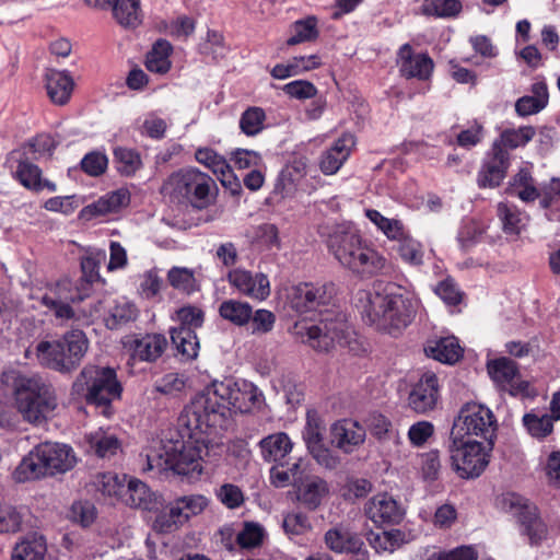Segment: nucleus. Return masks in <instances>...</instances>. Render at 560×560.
Returning <instances> with one entry per match:
<instances>
[{
	"instance_id": "1",
	"label": "nucleus",
	"mask_w": 560,
	"mask_h": 560,
	"mask_svg": "<svg viewBox=\"0 0 560 560\" xmlns=\"http://www.w3.org/2000/svg\"><path fill=\"white\" fill-rule=\"evenodd\" d=\"M265 405L262 392L246 380L214 381L200 393L196 394L186 406L184 420L205 429H225L232 410L252 412L260 410Z\"/></svg>"
},
{
	"instance_id": "2",
	"label": "nucleus",
	"mask_w": 560,
	"mask_h": 560,
	"mask_svg": "<svg viewBox=\"0 0 560 560\" xmlns=\"http://www.w3.org/2000/svg\"><path fill=\"white\" fill-rule=\"evenodd\" d=\"M186 415V407L180 412L177 425L183 438L182 441H168L159 451L147 454V467L144 470H156L164 472L172 470L177 475H192L202 471L201 460L211 455H217L220 448L215 441L219 430L217 428L205 429L183 419Z\"/></svg>"
},
{
	"instance_id": "3",
	"label": "nucleus",
	"mask_w": 560,
	"mask_h": 560,
	"mask_svg": "<svg viewBox=\"0 0 560 560\" xmlns=\"http://www.w3.org/2000/svg\"><path fill=\"white\" fill-rule=\"evenodd\" d=\"M354 305L365 323L395 335L411 324L419 301L394 282L376 281L371 289L355 293Z\"/></svg>"
},
{
	"instance_id": "4",
	"label": "nucleus",
	"mask_w": 560,
	"mask_h": 560,
	"mask_svg": "<svg viewBox=\"0 0 560 560\" xmlns=\"http://www.w3.org/2000/svg\"><path fill=\"white\" fill-rule=\"evenodd\" d=\"M318 233L338 262L361 278L389 275L393 271V265L363 240L360 231L351 223H326L319 226Z\"/></svg>"
},
{
	"instance_id": "5",
	"label": "nucleus",
	"mask_w": 560,
	"mask_h": 560,
	"mask_svg": "<svg viewBox=\"0 0 560 560\" xmlns=\"http://www.w3.org/2000/svg\"><path fill=\"white\" fill-rule=\"evenodd\" d=\"M12 383L18 410L24 420L42 424L55 413L58 398L54 386L38 374L3 373L1 384Z\"/></svg>"
},
{
	"instance_id": "6",
	"label": "nucleus",
	"mask_w": 560,
	"mask_h": 560,
	"mask_svg": "<svg viewBox=\"0 0 560 560\" xmlns=\"http://www.w3.org/2000/svg\"><path fill=\"white\" fill-rule=\"evenodd\" d=\"M77 457L71 446L61 443L45 442L35 446L15 469L18 481L34 480L45 476H55L71 470Z\"/></svg>"
},
{
	"instance_id": "7",
	"label": "nucleus",
	"mask_w": 560,
	"mask_h": 560,
	"mask_svg": "<svg viewBox=\"0 0 560 560\" xmlns=\"http://www.w3.org/2000/svg\"><path fill=\"white\" fill-rule=\"evenodd\" d=\"M214 188L215 183L208 174L196 167H186L168 175L160 192L171 201L186 202L202 210L212 202Z\"/></svg>"
},
{
	"instance_id": "8",
	"label": "nucleus",
	"mask_w": 560,
	"mask_h": 560,
	"mask_svg": "<svg viewBox=\"0 0 560 560\" xmlns=\"http://www.w3.org/2000/svg\"><path fill=\"white\" fill-rule=\"evenodd\" d=\"M88 348L85 334L80 329H72L58 339L38 342L35 354L42 366L67 374L80 365Z\"/></svg>"
},
{
	"instance_id": "9",
	"label": "nucleus",
	"mask_w": 560,
	"mask_h": 560,
	"mask_svg": "<svg viewBox=\"0 0 560 560\" xmlns=\"http://www.w3.org/2000/svg\"><path fill=\"white\" fill-rule=\"evenodd\" d=\"M121 390L116 371L108 366L88 364L72 384L73 394L84 397L90 405L104 407L106 416L109 415L110 402L120 397Z\"/></svg>"
},
{
	"instance_id": "10",
	"label": "nucleus",
	"mask_w": 560,
	"mask_h": 560,
	"mask_svg": "<svg viewBox=\"0 0 560 560\" xmlns=\"http://www.w3.org/2000/svg\"><path fill=\"white\" fill-rule=\"evenodd\" d=\"M302 336L306 337L303 341L317 351H329L335 345L347 348L355 354L362 350L354 330L341 315L335 317L327 315L318 324L306 327Z\"/></svg>"
},
{
	"instance_id": "11",
	"label": "nucleus",
	"mask_w": 560,
	"mask_h": 560,
	"mask_svg": "<svg viewBox=\"0 0 560 560\" xmlns=\"http://www.w3.org/2000/svg\"><path fill=\"white\" fill-rule=\"evenodd\" d=\"M498 506L516 517L522 534L528 537L530 545H540L547 538V525L540 518L537 506L528 499L515 492H506L498 498Z\"/></svg>"
},
{
	"instance_id": "12",
	"label": "nucleus",
	"mask_w": 560,
	"mask_h": 560,
	"mask_svg": "<svg viewBox=\"0 0 560 560\" xmlns=\"http://www.w3.org/2000/svg\"><path fill=\"white\" fill-rule=\"evenodd\" d=\"M497 419L493 412L485 405L466 402L455 417L451 435L472 439L480 438L492 444L495 435Z\"/></svg>"
},
{
	"instance_id": "13",
	"label": "nucleus",
	"mask_w": 560,
	"mask_h": 560,
	"mask_svg": "<svg viewBox=\"0 0 560 560\" xmlns=\"http://www.w3.org/2000/svg\"><path fill=\"white\" fill-rule=\"evenodd\" d=\"M450 458L460 478L479 477L489 464L482 442L474 439L450 435Z\"/></svg>"
},
{
	"instance_id": "14",
	"label": "nucleus",
	"mask_w": 560,
	"mask_h": 560,
	"mask_svg": "<svg viewBox=\"0 0 560 560\" xmlns=\"http://www.w3.org/2000/svg\"><path fill=\"white\" fill-rule=\"evenodd\" d=\"M82 301V296L69 280L58 281L46 289L40 303L50 311L57 319H78L77 311L72 304Z\"/></svg>"
},
{
	"instance_id": "15",
	"label": "nucleus",
	"mask_w": 560,
	"mask_h": 560,
	"mask_svg": "<svg viewBox=\"0 0 560 560\" xmlns=\"http://www.w3.org/2000/svg\"><path fill=\"white\" fill-rule=\"evenodd\" d=\"M335 294L332 283L303 282L291 288L289 300L292 308L300 314L317 311L327 306Z\"/></svg>"
},
{
	"instance_id": "16",
	"label": "nucleus",
	"mask_w": 560,
	"mask_h": 560,
	"mask_svg": "<svg viewBox=\"0 0 560 560\" xmlns=\"http://www.w3.org/2000/svg\"><path fill=\"white\" fill-rule=\"evenodd\" d=\"M510 166V154L508 150L492 144L490 152L486 155L478 172L477 184L480 188H494L505 178Z\"/></svg>"
},
{
	"instance_id": "17",
	"label": "nucleus",
	"mask_w": 560,
	"mask_h": 560,
	"mask_svg": "<svg viewBox=\"0 0 560 560\" xmlns=\"http://www.w3.org/2000/svg\"><path fill=\"white\" fill-rule=\"evenodd\" d=\"M439 399V380L433 372H425L409 393L408 405L415 412L425 415L436 408Z\"/></svg>"
},
{
	"instance_id": "18",
	"label": "nucleus",
	"mask_w": 560,
	"mask_h": 560,
	"mask_svg": "<svg viewBox=\"0 0 560 560\" xmlns=\"http://www.w3.org/2000/svg\"><path fill=\"white\" fill-rule=\"evenodd\" d=\"M8 163L12 170L14 168L15 178L25 188L34 191H42L43 189L55 191L57 189L55 183L42 178L40 168L24 158V153L20 150L10 153Z\"/></svg>"
},
{
	"instance_id": "19",
	"label": "nucleus",
	"mask_w": 560,
	"mask_h": 560,
	"mask_svg": "<svg viewBox=\"0 0 560 560\" xmlns=\"http://www.w3.org/2000/svg\"><path fill=\"white\" fill-rule=\"evenodd\" d=\"M138 311L136 306L126 300H100L90 311V316H104L105 325L109 329H118L122 325L135 320Z\"/></svg>"
},
{
	"instance_id": "20",
	"label": "nucleus",
	"mask_w": 560,
	"mask_h": 560,
	"mask_svg": "<svg viewBox=\"0 0 560 560\" xmlns=\"http://www.w3.org/2000/svg\"><path fill=\"white\" fill-rule=\"evenodd\" d=\"M365 514L376 525L398 524L405 510L392 495L378 493L365 504Z\"/></svg>"
},
{
	"instance_id": "21",
	"label": "nucleus",
	"mask_w": 560,
	"mask_h": 560,
	"mask_svg": "<svg viewBox=\"0 0 560 560\" xmlns=\"http://www.w3.org/2000/svg\"><path fill=\"white\" fill-rule=\"evenodd\" d=\"M229 283L241 293L262 301L270 294V283L266 275L256 273L245 269H233L228 273Z\"/></svg>"
},
{
	"instance_id": "22",
	"label": "nucleus",
	"mask_w": 560,
	"mask_h": 560,
	"mask_svg": "<svg viewBox=\"0 0 560 560\" xmlns=\"http://www.w3.org/2000/svg\"><path fill=\"white\" fill-rule=\"evenodd\" d=\"M398 60L400 63V72L407 78H416L418 80H428L434 69V62L428 54H412L409 44H404L398 50Z\"/></svg>"
},
{
	"instance_id": "23",
	"label": "nucleus",
	"mask_w": 560,
	"mask_h": 560,
	"mask_svg": "<svg viewBox=\"0 0 560 560\" xmlns=\"http://www.w3.org/2000/svg\"><path fill=\"white\" fill-rule=\"evenodd\" d=\"M89 7H109L114 19L124 27H136L141 23L140 0H84Z\"/></svg>"
},
{
	"instance_id": "24",
	"label": "nucleus",
	"mask_w": 560,
	"mask_h": 560,
	"mask_svg": "<svg viewBox=\"0 0 560 560\" xmlns=\"http://www.w3.org/2000/svg\"><path fill=\"white\" fill-rule=\"evenodd\" d=\"M365 429L351 419H342L331 425V443L345 453L353 452L365 441Z\"/></svg>"
},
{
	"instance_id": "25",
	"label": "nucleus",
	"mask_w": 560,
	"mask_h": 560,
	"mask_svg": "<svg viewBox=\"0 0 560 560\" xmlns=\"http://www.w3.org/2000/svg\"><path fill=\"white\" fill-rule=\"evenodd\" d=\"M122 502L130 508L143 511H154L162 505L160 497L144 482L136 478H130L126 482Z\"/></svg>"
},
{
	"instance_id": "26",
	"label": "nucleus",
	"mask_w": 560,
	"mask_h": 560,
	"mask_svg": "<svg viewBox=\"0 0 560 560\" xmlns=\"http://www.w3.org/2000/svg\"><path fill=\"white\" fill-rule=\"evenodd\" d=\"M129 202V191L127 189H117L102 196L95 202L84 207L80 211V218L91 220L98 215L115 213L127 207Z\"/></svg>"
},
{
	"instance_id": "27",
	"label": "nucleus",
	"mask_w": 560,
	"mask_h": 560,
	"mask_svg": "<svg viewBox=\"0 0 560 560\" xmlns=\"http://www.w3.org/2000/svg\"><path fill=\"white\" fill-rule=\"evenodd\" d=\"M127 345L135 360L153 362L159 359L167 346V339L161 334H148L142 337H133Z\"/></svg>"
},
{
	"instance_id": "28",
	"label": "nucleus",
	"mask_w": 560,
	"mask_h": 560,
	"mask_svg": "<svg viewBox=\"0 0 560 560\" xmlns=\"http://www.w3.org/2000/svg\"><path fill=\"white\" fill-rule=\"evenodd\" d=\"M294 488L298 501L310 510L317 509L329 491L327 482L317 476L301 477Z\"/></svg>"
},
{
	"instance_id": "29",
	"label": "nucleus",
	"mask_w": 560,
	"mask_h": 560,
	"mask_svg": "<svg viewBox=\"0 0 560 560\" xmlns=\"http://www.w3.org/2000/svg\"><path fill=\"white\" fill-rule=\"evenodd\" d=\"M324 541L326 547L336 553L358 551L364 546L361 537L342 524L329 528L324 535Z\"/></svg>"
},
{
	"instance_id": "30",
	"label": "nucleus",
	"mask_w": 560,
	"mask_h": 560,
	"mask_svg": "<svg viewBox=\"0 0 560 560\" xmlns=\"http://www.w3.org/2000/svg\"><path fill=\"white\" fill-rule=\"evenodd\" d=\"M354 145L351 135H343L327 149L320 159V170L326 175L336 174L349 158Z\"/></svg>"
},
{
	"instance_id": "31",
	"label": "nucleus",
	"mask_w": 560,
	"mask_h": 560,
	"mask_svg": "<svg viewBox=\"0 0 560 560\" xmlns=\"http://www.w3.org/2000/svg\"><path fill=\"white\" fill-rule=\"evenodd\" d=\"M46 90L50 101L56 105L69 102L74 88V81L68 71L50 69L46 72Z\"/></svg>"
},
{
	"instance_id": "32",
	"label": "nucleus",
	"mask_w": 560,
	"mask_h": 560,
	"mask_svg": "<svg viewBox=\"0 0 560 560\" xmlns=\"http://www.w3.org/2000/svg\"><path fill=\"white\" fill-rule=\"evenodd\" d=\"M424 351L434 360L448 364L457 362L463 355V349L454 336L429 340Z\"/></svg>"
},
{
	"instance_id": "33",
	"label": "nucleus",
	"mask_w": 560,
	"mask_h": 560,
	"mask_svg": "<svg viewBox=\"0 0 560 560\" xmlns=\"http://www.w3.org/2000/svg\"><path fill=\"white\" fill-rule=\"evenodd\" d=\"M530 92V95L522 96L515 103V112L522 117L537 114L548 104L549 94L545 82L534 83Z\"/></svg>"
},
{
	"instance_id": "34",
	"label": "nucleus",
	"mask_w": 560,
	"mask_h": 560,
	"mask_svg": "<svg viewBox=\"0 0 560 560\" xmlns=\"http://www.w3.org/2000/svg\"><path fill=\"white\" fill-rule=\"evenodd\" d=\"M261 456L266 462L282 460L293 447L289 435L284 432H278L264 438L259 442Z\"/></svg>"
},
{
	"instance_id": "35",
	"label": "nucleus",
	"mask_w": 560,
	"mask_h": 560,
	"mask_svg": "<svg viewBox=\"0 0 560 560\" xmlns=\"http://www.w3.org/2000/svg\"><path fill=\"white\" fill-rule=\"evenodd\" d=\"M89 452H93L101 458L112 457L120 448V442L115 434L98 429L85 436Z\"/></svg>"
},
{
	"instance_id": "36",
	"label": "nucleus",
	"mask_w": 560,
	"mask_h": 560,
	"mask_svg": "<svg viewBox=\"0 0 560 560\" xmlns=\"http://www.w3.org/2000/svg\"><path fill=\"white\" fill-rule=\"evenodd\" d=\"M127 476H119L116 472H97L93 477V486L96 491L105 497L116 498L122 501V494L126 488Z\"/></svg>"
},
{
	"instance_id": "37",
	"label": "nucleus",
	"mask_w": 560,
	"mask_h": 560,
	"mask_svg": "<svg viewBox=\"0 0 560 560\" xmlns=\"http://www.w3.org/2000/svg\"><path fill=\"white\" fill-rule=\"evenodd\" d=\"M219 315L226 322L243 327L250 322L252 306L247 302L229 299L219 306Z\"/></svg>"
},
{
	"instance_id": "38",
	"label": "nucleus",
	"mask_w": 560,
	"mask_h": 560,
	"mask_svg": "<svg viewBox=\"0 0 560 560\" xmlns=\"http://www.w3.org/2000/svg\"><path fill=\"white\" fill-rule=\"evenodd\" d=\"M171 340L177 353L186 360L195 359L198 354L199 341L195 330L186 328H172Z\"/></svg>"
},
{
	"instance_id": "39",
	"label": "nucleus",
	"mask_w": 560,
	"mask_h": 560,
	"mask_svg": "<svg viewBox=\"0 0 560 560\" xmlns=\"http://www.w3.org/2000/svg\"><path fill=\"white\" fill-rule=\"evenodd\" d=\"M46 541L42 536L25 538L13 548L11 560H45Z\"/></svg>"
},
{
	"instance_id": "40",
	"label": "nucleus",
	"mask_w": 560,
	"mask_h": 560,
	"mask_svg": "<svg viewBox=\"0 0 560 560\" xmlns=\"http://www.w3.org/2000/svg\"><path fill=\"white\" fill-rule=\"evenodd\" d=\"M172 45L165 39H159L148 52L145 67L149 71L164 74L171 69L170 55Z\"/></svg>"
},
{
	"instance_id": "41",
	"label": "nucleus",
	"mask_w": 560,
	"mask_h": 560,
	"mask_svg": "<svg viewBox=\"0 0 560 560\" xmlns=\"http://www.w3.org/2000/svg\"><path fill=\"white\" fill-rule=\"evenodd\" d=\"M487 370L492 381L503 389L518 376L516 362L505 357L489 361Z\"/></svg>"
},
{
	"instance_id": "42",
	"label": "nucleus",
	"mask_w": 560,
	"mask_h": 560,
	"mask_svg": "<svg viewBox=\"0 0 560 560\" xmlns=\"http://www.w3.org/2000/svg\"><path fill=\"white\" fill-rule=\"evenodd\" d=\"M536 135L533 126H523L517 129L509 128L501 132L500 138L493 142L500 148L513 150L526 145Z\"/></svg>"
},
{
	"instance_id": "43",
	"label": "nucleus",
	"mask_w": 560,
	"mask_h": 560,
	"mask_svg": "<svg viewBox=\"0 0 560 560\" xmlns=\"http://www.w3.org/2000/svg\"><path fill=\"white\" fill-rule=\"evenodd\" d=\"M397 242L396 250L399 257L407 264L420 266L423 262V248L420 242L412 238L405 230L400 237L395 238Z\"/></svg>"
},
{
	"instance_id": "44",
	"label": "nucleus",
	"mask_w": 560,
	"mask_h": 560,
	"mask_svg": "<svg viewBox=\"0 0 560 560\" xmlns=\"http://www.w3.org/2000/svg\"><path fill=\"white\" fill-rule=\"evenodd\" d=\"M498 215L506 234L517 235L526 225V215L513 205L499 203Z\"/></svg>"
},
{
	"instance_id": "45",
	"label": "nucleus",
	"mask_w": 560,
	"mask_h": 560,
	"mask_svg": "<svg viewBox=\"0 0 560 560\" xmlns=\"http://www.w3.org/2000/svg\"><path fill=\"white\" fill-rule=\"evenodd\" d=\"M170 284L177 291L191 294L199 291L194 270L186 267H173L167 272Z\"/></svg>"
},
{
	"instance_id": "46",
	"label": "nucleus",
	"mask_w": 560,
	"mask_h": 560,
	"mask_svg": "<svg viewBox=\"0 0 560 560\" xmlns=\"http://www.w3.org/2000/svg\"><path fill=\"white\" fill-rule=\"evenodd\" d=\"M555 418L551 415L528 412L523 416V424L528 433L536 439H544L553 431Z\"/></svg>"
},
{
	"instance_id": "47",
	"label": "nucleus",
	"mask_w": 560,
	"mask_h": 560,
	"mask_svg": "<svg viewBox=\"0 0 560 560\" xmlns=\"http://www.w3.org/2000/svg\"><path fill=\"white\" fill-rule=\"evenodd\" d=\"M198 50L206 58L218 61L225 57L228 47L221 33L209 30L206 38L199 44Z\"/></svg>"
},
{
	"instance_id": "48",
	"label": "nucleus",
	"mask_w": 560,
	"mask_h": 560,
	"mask_svg": "<svg viewBox=\"0 0 560 560\" xmlns=\"http://www.w3.org/2000/svg\"><path fill=\"white\" fill-rule=\"evenodd\" d=\"M114 158L118 164L117 170L121 175L132 176L142 167V160L133 149L116 148L114 150Z\"/></svg>"
},
{
	"instance_id": "49",
	"label": "nucleus",
	"mask_w": 560,
	"mask_h": 560,
	"mask_svg": "<svg viewBox=\"0 0 560 560\" xmlns=\"http://www.w3.org/2000/svg\"><path fill=\"white\" fill-rule=\"evenodd\" d=\"M365 215L389 240L394 241L395 238L400 237L402 232L406 230L400 220L388 219L377 210L368 209L365 211Z\"/></svg>"
},
{
	"instance_id": "50",
	"label": "nucleus",
	"mask_w": 560,
	"mask_h": 560,
	"mask_svg": "<svg viewBox=\"0 0 560 560\" xmlns=\"http://www.w3.org/2000/svg\"><path fill=\"white\" fill-rule=\"evenodd\" d=\"M266 114L260 107H248L240 118V128L248 137L260 133L265 128Z\"/></svg>"
},
{
	"instance_id": "51",
	"label": "nucleus",
	"mask_w": 560,
	"mask_h": 560,
	"mask_svg": "<svg viewBox=\"0 0 560 560\" xmlns=\"http://www.w3.org/2000/svg\"><path fill=\"white\" fill-rule=\"evenodd\" d=\"M325 431L324 422L319 413L312 409L306 413V424L303 430V439L307 448L323 443V433Z\"/></svg>"
},
{
	"instance_id": "52",
	"label": "nucleus",
	"mask_w": 560,
	"mask_h": 560,
	"mask_svg": "<svg viewBox=\"0 0 560 560\" xmlns=\"http://www.w3.org/2000/svg\"><path fill=\"white\" fill-rule=\"evenodd\" d=\"M462 11L459 0H433L421 7V12L425 16L434 18H454Z\"/></svg>"
},
{
	"instance_id": "53",
	"label": "nucleus",
	"mask_w": 560,
	"mask_h": 560,
	"mask_svg": "<svg viewBox=\"0 0 560 560\" xmlns=\"http://www.w3.org/2000/svg\"><path fill=\"white\" fill-rule=\"evenodd\" d=\"M401 533L399 530L390 532H370L366 534V539L376 552L388 551L393 552L400 540Z\"/></svg>"
},
{
	"instance_id": "54",
	"label": "nucleus",
	"mask_w": 560,
	"mask_h": 560,
	"mask_svg": "<svg viewBox=\"0 0 560 560\" xmlns=\"http://www.w3.org/2000/svg\"><path fill=\"white\" fill-rule=\"evenodd\" d=\"M294 34L287 40L289 46L304 42H311L317 38V21L315 18L296 21L293 25Z\"/></svg>"
},
{
	"instance_id": "55",
	"label": "nucleus",
	"mask_w": 560,
	"mask_h": 560,
	"mask_svg": "<svg viewBox=\"0 0 560 560\" xmlns=\"http://www.w3.org/2000/svg\"><path fill=\"white\" fill-rule=\"evenodd\" d=\"M23 514L15 506L0 504V533H16L21 529Z\"/></svg>"
},
{
	"instance_id": "56",
	"label": "nucleus",
	"mask_w": 560,
	"mask_h": 560,
	"mask_svg": "<svg viewBox=\"0 0 560 560\" xmlns=\"http://www.w3.org/2000/svg\"><path fill=\"white\" fill-rule=\"evenodd\" d=\"M174 505L180 509V516L186 522L190 516L201 513L208 505V500L201 494L185 495L177 499Z\"/></svg>"
},
{
	"instance_id": "57",
	"label": "nucleus",
	"mask_w": 560,
	"mask_h": 560,
	"mask_svg": "<svg viewBox=\"0 0 560 560\" xmlns=\"http://www.w3.org/2000/svg\"><path fill=\"white\" fill-rule=\"evenodd\" d=\"M69 518L82 527L90 526L96 518V509L89 501L74 502L69 512Z\"/></svg>"
},
{
	"instance_id": "58",
	"label": "nucleus",
	"mask_w": 560,
	"mask_h": 560,
	"mask_svg": "<svg viewBox=\"0 0 560 560\" xmlns=\"http://www.w3.org/2000/svg\"><path fill=\"white\" fill-rule=\"evenodd\" d=\"M186 387V380L177 373H168L158 380L154 389L160 394L167 396H176Z\"/></svg>"
},
{
	"instance_id": "59",
	"label": "nucleus",
	"mask_w": 560,
	"mask_h": 560,
	"mask_svg": "<svg viewBox=\"0 0 560 560\" xmlns=\"http://www.w3.org/2000/svg\"><path fill=\"white\" fill-rule=\"evenodd\" d=\"M265 530L257 523H245L243 529L237 534V542L243 548H255L262 541Z\"/></svg>"
},
{
	"instance_id": "60",
	"label": "nucleus",
	"mask_w": 560,
	"mask_h": 560,
	"mask_svg": "<svg viewBox=\"0 0 560 560\" xmlns=\"http://www.w3.org/2000/svg\"><path fill=\"white\" fill-rule=\"evenodd\" d=\"M217 497L228 509L240 508L245 500L242 489L233 483H224L217 490Z\"/></svg>"
},
{
	"instance_id": "61",
	"label": "nucleus",
	"mask_w": 560,
	"mask_h": 560,
	"mask_svg": "<svg viewBox=\"0 0 560 560\" xmlns=\"http://www.w3.org/2000/svg\"><path fill=\"white\" fill-rule=\"evenodd\" d=\"M176 319L179 322L178 328L188 327L195 330L202 326L205 314L199 307L187 305L176 312Z\"/></svg>"
},
{
	"instance_id": "62",
	"label": "nucleus",
	"mask_w": 560,
	"mask_h": 560,
	"mask_svg": "<svg viewBox=\"0 0 560 560\" xmlns=\"http://www.w3.org/2000/svg\"><path fill=\"white\" fill-rule=\"evenodd\" d=\"M283 528L290 536H300L311 530L312 525L305 514L301 512H293L284 516Z\"/></svg>"
},
{
	"instance_id": "63",
	"label": "nucleus",
	"mask_w": 560,
	"mask_h": 560,
	"mask_svg": "<svg viewBox=\"0 0 560 560\" xmlns=\"http://www.w3.org/2000/svg\"><path fill=\"white\" fill-rule=\"evenodd\" d=\"M184 522L183 516H180V509L173 504L168 512L160 513L156 516L153 527L160 533H170Z\"/></svg>"
},
{
	"instance_id": "64",
	"label": "nucleus",
	"mask_w": 560,
	"mask_h": 560,
	"mask_svg": "<svg viewBox=\"0 0 560 560\" xmlns=\"http://www.w3.org/2000/svg\"><path fill=\"white\" fill-rule=\"evenodd\" d=\"M108 164V159L105 153L100 151H92L84 155L81 161L82 170L90 176L102 175Z\"/></svg>"
}]
</instances>
